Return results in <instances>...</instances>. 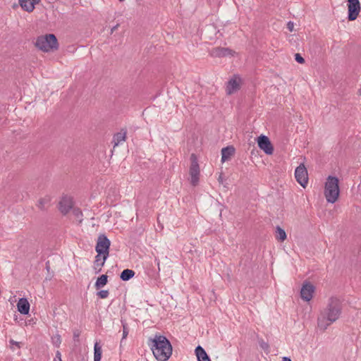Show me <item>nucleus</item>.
I'll use <instances>...</instances> for the list:
<instances>
[{"label": "nucleus", "mask_w": 361, "mask_h": 361, "mask_svg": "<svg viewBox=\"0 0 361 361\" xmlns=\"http://www.w3.org/2000/svg\"><path fill=\"white\" fill-rule=\"evenodd\" d=\"M342 306L340 300L336 297L329 299L326 307L321 311L317 318V326L325 331L328 326L338 319L341 314Z\"/></svg>", "instance_id": "obj_1"}, {"label": "nucleus", "mask_w": 361, "mask_h": 361, "mask_svg": "<svg viewBox=\"0 0 361 361\" xmlns=\"http://www.w3.org/2000/svg\"><path fill=\"white\" fill-rule=\"evenodd\" d=\"M151 349L158 361H166L172 354V346L169 341L164 336L155 335L152 339Z\"/></svg>", "instance_id": "obj_2"}, {"label": "nucleus", "mask_w": 361, "mask_h": 361, "mask_svg": "<svg viewBox=\"0 0 361 361\" xmlns=\"http://www.w3.org/2000/svg\"><path fill=\"white\" fill-rule=\"evenodd\" d=\"M338 183V178L335 176H329L326 178L324 186V196L328 202L334 203L337 201L340 193Z\"/></svg>", "instance_id": "obj_3"}, {"label": "nucleus", "mask_w": 361, "mask_h": 361, "mask_svg": "<svg viewBox=\"0 0 361 361\" xmlns=\"http://www.w3.org/2000/svg\"><path fill=\"white\" fill-rule=\"evenodd\" d=\"M35 45L44 52L55 51L59 48L57 39L54 34H47L45 35L38 37Z\"/></svg>", "instance_id": "obj_4"}, {"label": "nucleus", "mask_w": 361, "mask_h": 361, "mask_svg": "<svg viewBox=\"0 0 361 361\" xmlns=\"http://www.w3.org/2000/svg\"><path fill=\"white\" fill-rule=\"evenodd\" d=\"M110 245L111 241L106 235L100 234L98 236L95 250L98 254L104 255V260H106L109 257Z\"/></svg>", "instance_id": "obj_5"}, {"label": "nucleus", "mask_w": 361, "mask_h": 361, "mask_svg": "<svg viewBox=\"0 0 361 361\" xmlns=\"http://www.w3.org/2000/svg\"><path fill=\"white\" fill-rule=\"evenodd\" d=\"M190 183L193 186H196L199 183L200 179V166L197 161V156L195 154L190 155Z\"/></svg>", "instance_id": "obj_6"}, {"label": "nucleus", "mask_w": 361, "mask_h": 361, "mask_svg": "<svg viewBox=\"0 0 361 361\" xmlns=\"http://www.w3.org/2000/svg\"><path fill=\"white\" fill-rule=\"evenodd\" d=\"M348 19L349 21L356 20L361 11V5L359 0H348Z\"/></svg>", "instance_id": "obj_7"}, {"label": "nucleus", "mask_w": 361, "mask_h": 361, "mask_svg": "<svg viewBox=\"0 0 361 361\" xmlns=\"http://www.w3.org/2000/svg\"><path fill=\"white\" fill-rule=\"evenodd\" d=\"M295 177L298 183L303 188L307 184V171L303 164H300L295 171Z\"/></svg>", "instance_id": "obj_8"}, {"label": "nucleus", "mask_w": 361, "mask_h": 361, "mask_svg": "<svg viewBox=\"0 0 361 361\" xmlns=\"http://www.w3.org/2000/svg\"><path fill=\"white\" fill-rule=\"evenodd\" d=\"M258 147L264 152L265 154L271 155L274 152V147L269 139L265 135H260L257 140Z\"/></svg>", "instance_id": "obj_9"}, {"label": "nucleus", "mask_w": 361, "mask_h": 361, "mask_svg": "<svg viewBox=\"0 0 361 361\" xmlns=\"http://www.w3.org/2000/svg\"><path fill=\"white\" fill-rule=\"evenodd\" d=\"M241 85V78L238 75H234L226 84V94L230 95L240 90Z\"/></svg>", "instance_id": "obj_10"}, {"label": "nucleus", "mask_w": 361, "mask_h": 361, "mask_svg": "<svg viewBox=\"0 0 361 361\" xmlns=\"http://www.w3.org/2000/svg\"><path fill=\"white\" fill-rule=\"evenodd\" d=\"M314 290L315 288L311 283L305 282L300 290L301 298L305 301H310L313 297Z\"/></svg>", "instance_id": "obj_11"}, {"label": "nucleus", "mask_w": 361, "mask_h": 361, "mask_svg": "<svg viewBox=\"0 0 361 361\" xmlns=\"http://www.w3.org/2000/svg\"><path fill=\"white\" fill-rule=\"evenodd\" d=\"M235 51L227 47H215L210 51L209 54L212 57H225L229 55L233 56Z\"/></svg>", "instance_id": "obj_12"}, {"label": "nucleus", "mask_w": 361, "mask_h": 361, "mask_svg": "<svg viewBox=\"0 0 361 361\" xmlns=\"http://www.w3.org/2000/svg\"><path fill=\"white\" fill-rule=\"evenodd\" d=\"M73 199L68 196H64L59 202V210L63 214H66L73 208Z\"/></svg>", "instance_id": "obj_13"}, {"label": "nucleus", "mask_w": 361, "mask_h": 361, "mask_svg": "<svg viewBox=\"0 0 361 361\" xmlns=\"http://www.w3.org/2000/svg\"><path fill=\"white\" fill-rule=\"evenodd\" d=\"M18 310L23 314H27L30 310V303L26 298H20L17 304Z\"/></svg>", "instance_id": "obj_14"}, {"label": "nucleus", "mask_w": 361, "mask_h": 361, "mask_svg": "<svg viewBox=\"0 0 361 361\" xmlns=\"http://www.w3.org/2000/svg\"><path fill=\"white\" fill-rule=\"evenodd\" d=\"M235 153V148L233 146H228L221 149V161L225 162L231 159Z\"/></svg>", "instance_id": "obj_15"}, {"label": "nucleus", "mask_w": 361, "mask_h": 361, "mask_svg": "<svg viewBox=\"0 0 361 361\" xmlns=\"http://www.w3.org/2000/svg\"><path fill=\"white\" fill-rule=\"evenodd\" d=\"M127 132L122 129L120 132L116 133L113 137L114 147L118 146L121 142H124L126 138Z\"/></svg>", "instance_id": "obj_16"}, {"label": "nucleus", "mask_w": 361, "mask_h": 361, "mask_svg": "<svg viewBox=\"0 0 361 361\" xmlns=\"http://www.w3.org/2000/svg\"><path fill=\"white\" fill-rule=\"evenodd\" d=\"M195 354L198 361H211L206 351L200 345L195 348Z\"/></svg>", "instance_id": "obj_17"}, {"label": "nucleus", "mask_w": 361, "mask_h": 361, "mask_svg": "<svg viewBox=\"0 0 361 361\" xmlns=\"http://www.w3.org/2000/svg\"><path fill=\"white\" fill-rule=\"evenodd\" d=\"M50 202H51V197L47 195L44 197L40 198L38 200L37 207L40 210H45L49 207V206L50 204Z\"/></svg>", "instance_id": "obj_18"}, {"label": "nucleus", "mask_w": 361, "mask_h": 361, "mask_svg": "<svg viewBox=\"0 0 361 361\" xmlns=\"http://www.w3.org/2000/svg\"><path fill=\"white\" fill-rule=\"evenodd\" d=\"M105 262L106 260H104V255L97 253L94 262V269L97 270V272L101 271L102 267L104 265Z\"/></svg>", "instance_id": "obj_19"}, {"label": "nucleus", "mask_w": 361, "mask_h": 361, "mask_svg": "<svg viewBox=\"0 0 361 361\" xmlns=\"http://www.w3.org/2000/svg\"><path fill=\"white\" fill-rule=\"evenodd\" d=\"M19 4L23 9L27 12H32L35 8V4L30 0H19Z\"/></svg>", "instance_id": "obj_20"}, {"label": "nucleus", "mask_w": 361, "mask_h": 361, "mask_svg": "<svg viewBox=\"0 0 361 361\" xmlns=\"http://www.w3.org/2000/svg\"><path fill=\"white\" fill-rule=\"evenodd\" d=\"M108 282V276L106 274H102L99 277L97 278L94 287L97 290L100 289L103 286H104Z\"/></svg>", "instance_id": "obj_21"}, {"label": "nucleus", "mask_w": 361, "mask_h": 361, "mask_svg": "<svg viewBox=\"0 0 361 361\" xmlns=\"http://www.w3.org/2000/svg\"><path fill=\"white\" fill-rule=\"evenodd\" d=\"M275 237L278 241L283 242L286 239L287 235L286 231L278 226L276 228Z\"/></svg>", "instance_id": "obj_22"}, {"label": "nucleus", "mask_w": 361, "mask_h": 361, "mask_svg": "<svg viewBox=\"0 0 361 361\" xmlns=\"http://www.w3.org/2000/svg\"><path fill=\"white\" fill-rule=\"evenodd\" d=\"M134 276L135 271L133 270L126 269L121 272L120 278L122 281H126L132 279Z\"/></svg>", "instance_id": "obj_23"}, {"label": "nucleus", "mask_w": 361, "mask_h": 361, "mask_svg": "<svg viewBox=\"0 0 361 361\" xmlns=\"http://www.w3.org/2000/svg\"><path fill=\"white\" fill-rule=\"evenodd\" d=\"M102 358V348L98 343L94 344V361H100Z\"/></svg>", "instance_id": "obj_24"}, {"label": "nucleus", "mask_w": 361, "mask_h": 361, "mask_svg": "<svg viewBox=\"0 0 361 361\" xmlns=\"http://www.w3.org/2000/svg\"><path fill=\"white\" fill-rule=\"evenodd\" d=\"M121 322L122 327H123L122 340H123L127 337L128 332H129V329H128V324L126 323V322L125 320L121 319Z\"/></svg>", "instance_id": "obj_25"}, {"label": "nucleus", "mask_w": 361, "mask_h": 361, "mask_svg": "<svg viewBox=\"0 0 361 361\" xmlns=\"http://www.w3.org/2000/svg\"><path fill=\"white\" fill-rule=\"evenodd\" d=\"M73 214L75 216V217L77 219V220L79 221V223H82V211L78 208H74L73 209Z\"/></svg>", "instance_id": "obj_26"}, {"label": "nucleus", "mask_w": 361, "mask_h": 361, "mask_svg": "<svg viewBox=\"0 0 361 361\" xmlns=\"http://www.w3.org/2000/svg\"><path fill=\"white\" fill-rule=\"evenodd\" d=\"M97 295L102 299H105L108 298L109 295V292L107 290H102L97 292Z\"/></svg>", "instance_id": "obj_27"}, {"label": "nucleus", "mask_w": 361, "mask_h": 361, "mask_svg": "<svg viewBox=\"0 0 361 361\" xmlns=\"http://www.w3.org/2000/svg\"><path fill=\"white\" fill-rule=\"evenodd\" d=\"M259 346L264 350H268L269 348V344L263 340L259 341Z\"/></svg>", "instance_id": "obj_28"}, {"label": "nucleus", "mask_w": 361, "mask_h": 361, "mask_svg": "<svg viewBox=\"0 0 361 361\" xmlns=\"http://www.w3.org/2000/svg\"><path fill=\"white\" fill-rule=\"evenodd\" d=\"M295 59L299 63H305V59H303V57L300 54H296L295 55Z\"/></svg>", "instance_id": "obj_29"}, {"label": "nucleus", "mask_w": 361, "mask_h": 361, "mask_svg": "<svg viewBox=\"0 0 361 361\" xmlns=\"http://www.w3.org/2000/svg\"><path fill=\"white\" fill-rule=\"evenodd\" d=\"M9 343H10L11 345H16L18 348H20V343L15 341L13 339L10 340Z\"/></svg>", "instance_id": "obj_30"}, {"label": "nucleus", "mask_w": 361, "mask_h": 361, "mask_svg": "<svg viewBox=\"0 0 361 361\" xmlns=\"http://www.w3.org/2000/svg\"><path fill=\"white\" fill-rule=\"evenodd\" d=\"M293 27H294V24L293 22L291 21H289L288 23H287V28L288 29L289 31L292 32L293 30Z\"/></svg>", "instance_id": "obj_31"}, {"label": "nucleus", "mask_w": 361, "mask_h": 361, "mask_svg": "<svg viewBox=\"0 0 361 361\" xmlns=\"http://www.w3.org/2000/svg\"><path fill=\"white\" fill-rule=\"evenodd\" d=\"M80 336V332L78 331H75L73 333V338L75 341H78Z\"/></svg>", "instance_id": "obj_32"}, {"label": "nucleus", "mask_w": 361, "mask_h": 361, "mask_svg": "<svg viewBox=\"0 0 361 361\" xmlns=\"http://www.w3.org/2000/svg\"><path fill=\"white\" fill-rule=\"evenodd\" d=\"M54 360H61V354L59 351H56V357Z\"/></svg>", "instance_id": "obj_33"}, {"label": "nucleus", "mask_w": 361, "mask_h": 361, "mask_svg": "<svg viewBox=\"0 0 361 361\" xmlns=\"http://www.w3.org/2000/svg\"><path fill=\"white\" fill-rule=\"evenodd\" d=\"M218 181L219 183L222 184L224 183V178H223V175L222 173H221L218 178Z\"/></svg>", "instance_id": "obj_34"}, {"label": "nucleus", "mask_w": 361, "mask_h": 361, "mask_svg": "<svg viewBox=\"0 0 361 361\" xmlns=\"http://www.w3.org/2000/svg\"><path fill=\"white\" fill-rule=\"evenodd\" d=\"M118 26L119 24H116L115 26H114L111 30V33L112 34L116 30H117Z\"/></svg>", "instance_id": "obj_35"}, {"label": "nucleus", "mask_w": 361, "mask_h": 361, "mask_svg": "<svg viewBox=\"0 0 361 361\" xmlns=\"http://www.w3.org/2000/svg\"><path fill=\"white\" fill-rule=\"evenodd\" d=\"M282 361H292V360L290 357H283Z\"/></svg>", "instance_id": "obj_36"}, {"label": "nucleus", "mask_w": 361, "mask_h": 361, "mask_svg": "<svg viewBox=\"0 0 361 361\" xmlns=\"http://www.w3.org/2000/svg\"><path fill=\"white\" fill-rule=\"evenodd\" d=\"M32 2H33L34 4H37L40 1V0H30Z\"/></svg>", "instance_id": "obj_37"}, {"label": "nucleus", "mask_w": 361, "mask_h": 361, "mask_svg": "<svg viewBox=\"0 0 361 361\" xmlns=\"http://www.w3.org/2000/svg\"><path fill=\"white\" fill-rule=\"evenodd\" d=\"M58 341H59V343L61 342L59 336H58Z\"/></svg>", "instance_id": "obj_38"}, {"label": "nucleus", "mask_w": 361, "mask_h": 361, "mask_svg": "<svg viewBox=\"0 0 361 361\" xmlns=\"http://www.w3.org/2000/svg\"><path fill=\"white\" fill-rule=\"evenodd\" d=\"M53 361H62V360H54Z\"/></svg>", "instance_id": "obj_39"}, {"label": "nucleus", "mask_w": 361, "mask_h": 361, "mask_svg": "<svg viewBox=\"0 0 361 361\" xmlns=\"http://www.w3.org/2000/svg\"><path fill=\"white\" fill-rule=\"evenodd\" d=\"M119 1H123L124 0H118Z\"/></svg>", "instance_id": "obj_40"}]
</instances>
